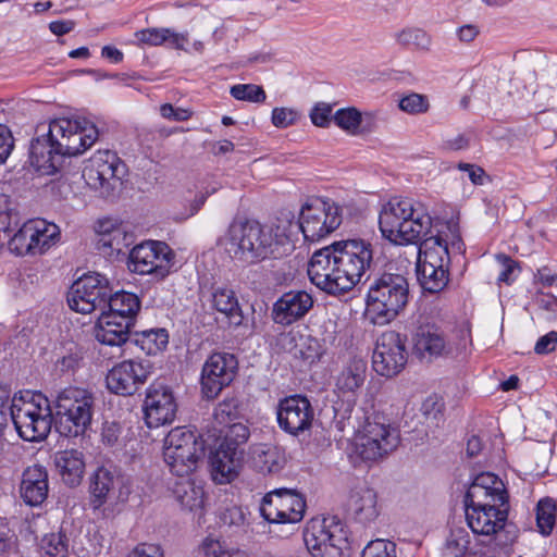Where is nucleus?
Masks as SVG:
<instances>
[{"mask_svg":"<svg viewBox=\"0 0 557 557\" xmlns=\"http://www.w3.org/2000/svg\"><path fill=\"white\" fill-rule=\"evenodd\" d=\"M55 467L63 482L69 486H76L82 482L85 472L84 454L77 449H65L55 454Z\"/></svg>","mask_w":557,"mask_h":557,"instance_id":"473e14b6","label":"nucleus"},{"mask_svg":"<svg viewBox=\"0 0 557 557\" xmlns=\"http://www.w3.org/2000/svg\"><path fill=\"white\" fill-rule=\"evenodd\" d=\"M173 259L174 253L165 243L150 240L131 250L127 265L132 272L162 280L170 273Z\"/></svg>","mask_w":557,"mask_h":557,"instance_id":"dca6fc26","label":"nucleus"},{"mask_svg":"<svg viewBox=\"0 0 557 557\" xmlns=\"http://www.w3.org/2000/svg\"><path fill=\"white\" fill-rule=\"evenodd\" d=\"M136 38L146 45H169L171 48L185 50L189 38L187 33H175L170 28H146L136 33Z\"/></svg>","mask_w":557,"mask_h":557,"instance_id":"c9c22d12","label":"nucleus"},{"mask_svg":"<svg viewBox=\"0 0 557 557\" xmlns=\"http://www.w3.org/2000/svg\"><path fill=\"white\" fill-rule=\"evenodd\" d=\"M346 511L359 523L367 524L374 521L380 513L376 492L366 484L355 486L349 492Z\"/></svg>","mask_w":557,"mask_h":557,"instance_id":"cd10ccee","label":"nucleus"},{"mask_svg":"<svg viewBox=\"0 0 557 557\" xmlns=\"http://www.w3.org/2000/svg\"><path fill=\"white\" fill-rule=\"evenodd\" d=\"M139 309L140 301L135 294L117 292L112 295L110 292L107 298L106 309L102 311L117 318L128 317L131 320H134Z\"/></svg>","mask_w":557,"mask_h":557,"instance_id":"58836bf2","label":"nucleus"},{"mask_svg":"<svg viewBox=\"0 0 557 557\" xmlns=\"http://www.w3.org/2000/svg\"><path fill=\"white\" fill-rule=\"evenodd\" d=\"M535 281L545 287H557V273L553 274L547 267L537 270Z\"/></svg>","mask_w":557,"mask_h":557,"instance_id":"774afa93","label":"nucleus"},{"mask_svg":"<svg viewBox=\"0 0 557 557\" xmlns=\"http://www.w3.org/2000/svg\"><path fill=\"white\" fill-rule=\"evenodd\" d=\"M11 418L20 437L27 442L44 441L52 426L49 400L40 393L14 396Z\"/></svg>","mask_w":557,"mask_h":557,"instance_id":"0eeeda50","label":"nucleus"},{"mask_svg":"<svg viewBox=\"0 0 557 557\" xmlns=\"http://www.w3.org/2000/svg\"><path fill=\"white\" fill-rule=\"evenodd\" d=\"M40 548L44 557H66L69 553V542L62 532L46 534L41 539Z\"/></svg>","mask_w":557,"mask_h":557,"instance_id":"49530a36","label":"nucleus"},{"mask_svg":"<svg viewBox=\"0 0 557 557\" xmlns=\"http://www.w3.org/2000/svg\"><path fill=\"white\" fill-rule=\"evenodd\" d=\"M149 363L125 360L114 366L107 374V387L117 395H133L148 379Z\"/></svg>","mask_w":557,"mask_h":557,"instance_id":"b1692460","label":"nucleus"},{"mask_svg":"<svg viewBox=\"0 0 557 557\" xmlns=\"http://www.w3.org/2000/svg\"><path fill=\"white\" fill-rule=\"evenodd\" d=\"M407 362L405 342L395 331L384 332L376 342L372 356L374 371L382 376L398 374Z\"/></svg>","mask_w":557,"mask_h":557,"instance_id":"aec40b11","label":"nucleus"},{"mask_svg":"<svg viewBox=\"0 0 557 557\" xmlns=\"http://www.w3.org/2000/svg\"><path fill=\"white\" fill-rule=\"evenodd\" d=\"M373 265L372 245L363 239H348L315 251L308 264V276L319 289L342 295L360 283Z\"/></svg>","mask_w":557,"mask_h":557,"instance_id":"f257e3e1","label":"nucleus"},{"mask_svg":"<svg viewBox=\"0 0 557 557\" xmlns=\"http://www.w3.org/2000/svg\"><path fill=\"white\" fill-rule=\"evenodd\" d=\"M0 186V231L11 232L18 225V214Z\"/></svg>","mask_w":557,"mask_h":557,"instance_id":"603ef678","label":"nucleus"},{"mask_svg":"<svg viewBox=\"0 0 557 557\" xmlns=\"http://www.w3.org/2000/svg\"><path fill=\"white\" fill-rule=\"evenodd\" d=\"M465 500L509 506V496L504 482L491 472H482L473 479Z\"/></svg>","mask_w":557,"mask_h":557,"instance_id":"bb28decb","label":"nucleus"},{"mask_svg":"<svg viewBox=\"0 0 557 557\" xmlns=\"http://www.w3.org/2000/svg\"><path fill=\"white\" fill-rule=\"evenodd\" d=\"M334 421L341 431H345L347 428L354 432L358 431L360 418H366L363 412L360 410L355 411L350 404H342L341 407L335 408Z\"/></svg>","mask_w":557,"mask_h":557,"instance_id":"09e8293b","label":"nucleus"},{"mask_svg":"<svg viewBox=\"0 0 557 557\" xmlns=\"http://www.w3.org/2000/svg\"><path fill=\"white\" fill-rule=\"evenodd\" d=\"M314 418V410L305 396L294 395L280 400L276 409L278 426L286 433L298 436L308 431Z\"/></svg>","mask_w":557,"mask_h":557,"instance_id":"412c9836","label":"nucleus"},{"mask_svg":"<svg viewBox=\"0 0 557 557\" xmlns=\"http://www.w3.org/2000/svg\"><path fill=\"white\" fill-rule=\"evenodd\" d=\"M177 405L171 388L163 383H153L147 389L144 401L145 420L148 428L172 423Z\"/></svg>","mask_w":557,"mask_h":557,"instance_id":"5701e85b","label":"nucleus"},{"mask_svg":"<svg viewBox=\"0 0 557 557\" xmlns=\"http://www.w3.org/2000/svg\"><path fill=\"white\" fill-rule=\"evenodd\" d=\"M129 343L138 346L147 355H157L166 347L169 335L165 329L145 330L136 332Z\"/></svg>","mask_w":557,"mask_h":557,"instance_id":"ea45409f","label":"nucleus"},{"mask_svg":"<svg viewBox=\"0 0 557 557\" xmlns=\"http://www.w3.org/2000/svg\"><path fill=\"white\" fill-rule=\"evenodd\" d=\"M60 156L54 149V140L49 133L42 138H36L30 145V160L34 165L42 169H55L54 158Z\"/></svg>","mask_w":557,"mask_h":557,"instance_id":"a19ab883","label":"nucleus"},{"mask_svg":"<svg viewBox=\"0 0 557 557\" xmlns=\"http://www.w3.org/2000/svg\"><path fill=\"white\" fill-rule=\"evenodd\" d=\"M230 94L236 100L253 103H262L267 99V95L263 88L255 84L234 85L231 87Z\"/></svg>","mask_w":557,"mask_h":557,"instance_id":"8fccbe9b","label":"nucleus"},{"mask_svg":"<svg viewBox=\"0 0 557 557\" xmlns=\"http://www.w3.org/2000/svg\"><path fill=\"white\" fill-rule=\"evenodd\" d=\"M32 231L37 232L32 236L33 256L42 255L60 240V228L54 223L42 219L29 220Z\"/></svg>","mask_w":557,"mask_h":557,"instance_id":"4c0bfd02","label":"nucleus"},{"mask_svg":"<svg viewBox=\"0 0 557 557\" xmlns=\"http://www.w3.org/2000/svg\"><path fill=\"white\" fill-rule=\"evenodd\" d=\"M253 467L261 473H277L286 462L284 450L273 444L259 443L250 448Z\"/></svg>","mask_w":557,"mask_h":557,"instance_id":"2f4dec72","label":"nucleus"},{"mask_svg":"<svg viewBox=\"0 0 557 557\" xmlns=\"http://www.w3.org/2000/svg\"><path fill=\"white\" fill-rule=\"evenodd\" d=\"M453 344L445 332L435 324L420 325L413 335V354L421 360L445 357L453 352Z\"/></svg>","mask_w":557,"mask_h":557,"instance_id":"393cba45","label":"nucleus"},{"mask_svg":"<svg viewBox=\"0 0 557 557\" xmlns=\"http://www.w3.org/2000/svg\"><path fill=\"white\" fill-rule=\"evenodd\" d=\"M32 230L33 228L29 224V221L25 222L10 239V250L16 253L17 256H33L32 236H34V234H37V232H33Z\"/></svg>","mask_w":557,"mask_h":557,"instance_id":"de8ad7c7","label":"nucleus"},{"mask_svg":"<svg viewBox=\"0 0 557 557\" xmlns=\"http://www.w3.org/2000/svg\"><path fill=\"white\" fill-rule=\"evenodd\" d=\"M557 346V332L550 331L544 336H541L534 347L537 355H546L555 350Z\"/></svg>","mask_w":557,"mask_h":557,"instance_id":"0e129e2a","label":"nucleus"},{"mask_svg":"<svg viewBox=\"0 0 557 557\" xmlns=\"http://www.w3.org/2000/svg\"><path fill=\"white\" fill-rule=\"evenodd\" d=\"M98 245L100 248H110L116 253L123 252L134 243L133 233L128 232L122 224L114 225L110 221L99 224Z\"/></svg>","mask_w":557,"mask_h":557,"instance_id":"f704fd0d","label":"nucleus"},{"mask_svg":"<svg viewBox=\"0 0 557 557\" xmlns=\"http://www.w3.org/2000/svg\"><path fill=\"white\" fill-rule=\"evenodd\" d=\"M134 325V320L128 317H115L101 311L95 327L96 339L104 345L120 346L131 341L129 330Z\"/></svg>","mask_w":557,"mask_h":557,"instance_id":"c85d7f7f","label":"nucleus"},{"mask_svg":"<svg viewBox=\"0 0 557 557\" xmlns=\"http://www.w3.org/2000/svg\"><path fill=\"white\" fill-rule=\"evenodd\" d=\"M333 121L339 128L350 134H357L361 124V113L352 107L339 109L334 113Z\"/></svg>","mask_w":557,"mask_h":557,"instance_id":"3c124183","label":"nucleus"},{"mask_svg":"<svg viewBox=\"0 0 557 557\" xmlns=\"http://www.w3.org/2000/svg\"><path fill=\"white\" fill-rule=\"evenodd\" d=\"M212 307L224 315L228 325L239 326L243 323V312L234 290L218 287L212 292Z\"/></svg>","mask_w":557,"mask_h":557,"instance_id":"72a5a7b5","label":"nucleus"},{"mask_svg":"<svg viewBox=\"0 0 557 557\" xmlns=\"http://www.w3.org/2000/svg\"><path fill=\"white\" fill-rule=\"evenodd\" d=\"M48 472L39 465L27 467L22 474L20 494L25 504L41 505L48 496Z\"/></svg>","mask_w":557,"mask_h":557,"instance_id":"c756f323","label":"nucleus"},{"mask_svg":"<svg viewBox=\"0 0 557 557\" xmlns=\"http://www.w3.org/2000/svg\"><path fill=\"white\" fill-rule=\"evenodd\" d=\"M162 117L171 121H187L191 117L193 112L188 109L174 108L171 103H164L160 107Z\"/></svg>","mask_w":557,"mask_h":557,"instance_id":"bf43d9fd","label":"nucleus"},{"mask_svg":"<svg viewBox=\"0 0 557 557\" xmlns=\"http://www.w3.org/2000/svg\"><path fill=\"white\" fill-rule=\"evenodd\" d=\"M304 542L313 557H345L349 549L347 536L341 524H327L326 520L313 519L304 531Z\"/></svg>","mask_w":557,"mask_h":557,"instance_id":"4468645a","label":"nucleus"},{"mask_svg":"<svg viewBox=\"0 0 557 557\" xmlns=\"http://www.w3.org/2000/svg\"><path fill=\"white\" fill-rule=\"evenodd\" d=\"M57 432L64 437H78L90 428L96 398L86 388L70 386L55 398Z\"/></svg>","mask_w":557,"mask_h":557,"instance_id":"423d86ee","label":"nucleus"},{"mask_svg":"<svg viewBox=\"0 0 557 557\" xmlns=\"http://www.w3.org/2000/svg\"><path fill=\"white\" fill-rule=\"evenodd\" d=\"M111 288L108 280L99 274H86L75 281L67 293L69 307L79 313L87 314L106 309L107 298Z\"/></svg>","mask_w":557,"mask_h":557,"instance_id":"f3484780","label":"nucleus"},{"mask_svg":"<svg viewBox=\"0 0 557 557\" xmlns=\"http://www.w3.org/2000/svg\"><path fill=\"white\" fill-rule=\"evenodd\" d=\"M287 243L288 237L280 226L246 219L234 220L221 239L231 258L250 263L281 257Z\"/></svg>","mask_w":557,"mask_h":557,"instance_id":"f03ea898","label":"nucleus"},{"mask_svg":"<svg viewBox=\"0 0 557 557\" xmlns=\"http://www.w3.org/2000/svg\"><path fill=\"white\" fill-rule=\"evenodd\" d=\"M409 283L400 273L384 272L371 282L366 298V319L374 325H386L406 308Z\"/></svg>","mask_w":557,"mask_h":557,"instance_id":"39448f33","label":"nucleus"},{"mask_svg":"<svg viewBox=\"0 0 557 557\" xmlns=\"http://www.w3.org/2000/svg\"><path fill=\"white\" fill-rule=\"evenodd\" d=\"M313 306V298L305 290L284 293L274 304L271 311L272 320L287 326L302 319Z\"/></svg>","mask_w":557,"mask_h":557,"instance_id":"a878e982","label":"nucleus"},{"mask_svg":"<svg viewBox=\"0 0 557 557\" xmlns=\"http://www.w3.org/2000/svg\"><path fill=\"white\" fill-rule=\"evenodd\" d=\"M432 216L425 206L410 198H392L379 215L380 231L397 245L419 244L434 235Z\"/></svg>","mask_w":557,"mask_h":557,"instance_id":"20e7f679","label":"nucleus"},{"mask_svg":"<svg viewBox=\"0 0 557 557\" xmlns=\"http://www.w3.org/2000/svg\"><path fill=\"white\" fill-rule=\"evenodd\" d=\"M463 251L465 244L455 223H447L445 230L425 238L418 248L417 262V277L423 290L431 294L443 290L449 281L451 256Z\"/></svg>","mask_w":557,"mask_h":557,"instance_id":"7ed1b4c3","label":"nucleus"},{"mask_svg":"<svg viewBox=\"0 0 557 557\" xmlns=\"http://www.w3.org/2000/svg\"><path fill=\"white\" fill-rule=\"evenodd\" d=\"M203 454L201 437L186 426L172 429L164 438V461L177 476H188L194 472Z\"/></svg>","mask_w":557,"mask_h":557,"instance_id":"1a4fd4ad","label":"nucleus"},{"mask_svg":"<svg viewBox=\"0 0 557 557\" xmlns=\"http://www.w3.org/2000/svg\"><path fill=\"white\" fill-rule=\"evenodd\" d=\"M496 259L503 268L497 280L499 282L510 283L512 281V274L517 269V262L506 255H497Z\"/></svg>","mask_w":557,"mask_h":557,"instance_id":"e2e57ef3","label":"nucleus"},{"mask_svg":"<svg viewBox=\"0 0 557 557\" xmlns=\"http://www.w3.org/2000/svg\"><path fill=\"white\" fill-rule=\"evenodd\" d=\"M49 136L54 140V149L60 157L83 153L98 138V129L87 121L57 119L49 124Z\"/></svg>","mask_w":557,"mask_h":557,"instance_id":"ddd939ff","label":"nucleus"},{"mask_svg":"<svg viewBox=\"0 0 557 557\" xmlns=\"http://www.w3.org/2000/svg\"><path fill=\"white\" fill-rule=\"evenodd\" d=\"M468 553L475 554L470 547V534L462 528L453 530L444 548V556L463 557Z\"/></svg>","mask_w":557,"mask_h":557,"instance_id":"c03bdc74","label":"nucleus"},{"mask_svg":"<svg viewBox=\"0 0 557 557\" xmlns=\"http://www.w3.org/2000/svg\"><path fill=\"white\" fill-rule=\"evenodd\" d=\"M205 557H247L240 550H225L219 542H209L203 547Z\"/></svg>","mask_w":557,"mask_h":557,"instance_id":"052dcab7","label":"nucleus"},{"mask_svg":"<svg viewBox=\"0 0 557 557\" xmlns=\"http://www.w3.org/2000/svg\"><path fill=\"white\" fill-rule=\"evenodd\" d=\"M131 493L129 479L112 465L98 467L90 476L89 506L94 512L100 511L104 518L113 513L112 508L104 507L108 502L125 503Z\"/></svg>","mask_w":557,"mask_h":557,"instance_id":"9b49d317","label":"nucleus"},{"mask_svg":"<svg viewBox=\"0 0 557 557\" xmlns=\"http://www.w3.org/2000/svg\"><path fill=\"white\" fill-rule=\"evenodd\" d=\"M124 174L125 164L116 153L109 150L97 151L83 170L86 184L90 188L99 190L102 197L112 195Z\"/></svg>","mask_w":557,"mask_h":557,"instance_id":"2eb2a0df","label":"nucleus"},{"mask_svg":"<svg viewBox=\"0 0 557 557\" xmlns=\"http://www.w3.org/2000/svg\"><path fill=\"white\" fill-rule=\"evenodd\" d=\"M343 222V208L330 198L314 197L301 207L299 227L304 238L317 243L339 227Z\"/></svg>","mask_w":557,"mask_h":557,"instance_id":"f8f14e48","label":"nucleus"},{"mask_svg":"<svg viewBox=\"0 0 557 557\" xmlns=\"http://www.w3.org/2000/svg\"><path fill=\"white\" fill-rule=\"evenodd\" d=\"M306 502L304 497L287 488L269 492L260 508L262 517L269 522L297 523L304 518Z\"/></svg>","mask_w":557,"mask_h":557,"instance_id":"6ab92c4d","label":"nucleus"},{"mask_svg":"<svg viewBox=\"0 0 557 557\" xmlns=\"http://www.w3.org/2000/svg\"><path fill=\"white\" fill-rule=\"evenodd\" d=\"M333 108L330 103L319 102L310 112L311 122L318 127H326L333 121Z\"/></svg>","mask_w":557,"mask_h":557,"instance_id":"4d7b16f0","label":"nucleus"},{"mask_svg":"<svg viewBox=\"0 0 557 557\" xmlns=\"http://www.w3.org/2000/svg\"><path fill=\"white\" fill-rule=\"evenodd\" d=\"M556 509V502L553 498L546 497L537 503L536 523L542 534L549 535L552 533L555 525Z\"/></svg>","mask_w":557,"mask_h":557,"instance_id":"a18cd8bd","label":"nucleus"},{"mask_svg":"<svg viewBox=\"0 0 557 557\" xmlns=\"http://www.w3.org/2000/svg\"><path fill=\"white\" fill-rule=\"evenodd\" d=\"M399 441L396 428L387 423L383 416L372 414L358 426L355 451L363 460L376 461L394 451Z\"/></svg>","mask_w":557,"mask_h":557,"instance_id":"9d476101","label":"nucleus"},{"mask_svg":"<svg viewBox=\"0 0 557 557\" xmlns=\"http://www.w3.org/2000/svg\"><path fill=\"white\" fill-rule=\"evenodd\" d=\"M443 409L444 404L437 396L433 395L425 398L420 410L425 421L438 426L440 422L443 421Z\"/></svg>","mask_w":557,"mask_h":557,"instance_id":"6e6d98bb","label":"nucleus"},{"mask_svg":"<svg viewBox=\"0 0 557 557\" xmlns=\"http://www.w3.org/2000/svg\"><path fill=\"white\" fill-rule=\"evenodd\" d=\"M243 416L242 401L235 397H225L214 408L213 418L219 424H228Z\"/></svg>","mask_w":557,"mask_h":557,"instance_id":"37998d69","label":"nucleus"},{"mask_svg":"<svg viewBox=\"0 0 557 557\" xmlns=\"http://www.w3.org/2000/svg\"><path fill=\"white\" fill-rule=\"evenodd\" d=\"M120 433L121 429L117 423H106L101 433L102 442L108 446H112L117 442Z\"/></svg>","mask_w":557,"mask_h":557,"instance_id":"338daca9","label":"nucleus"},{"mask_svg":"<svg viewBox=\"0 0 557 557\" xmlns=\"http://www.w3.org/2000/svg\"><path fill=\"white\" fill-rule=\"evenodd\" d=\"M466 520L474 534L493 535L505 527L509 506L465 500Z\"/></svg>","mask_w":557,"mask_h":557,"instance_id":"4be33fe9","label":"nucleus"},{"mask_svg":"<svg viewBox=\"0 0 557 557\" xmlns=\"http://www.w3.org/2000/svg\"><path fill=\"white\" fill-rule=\"evenodd\" d=\"M14 146L11 131L8 126L0 124V163H3L10 156Z\"/></svg>","mask_w":557,"mask_h":557,"instance_id":"680f3d73","label":"nucleus"},{"mask_svg":"<svg viewBox=\"0 0 557 557\" xmlns=\"http://www.w3.org/2000/svg\"><path fill=\"white\" fill-rule=\"evenodd\" d=\"M398 107L408 114H422L429 111L430 102L426 96L410 92L399 99Z\"/></svg>","mask_w":557,"mask_h":557,"instance_id":"864d4df0","label":"nucleus"},{"mask_svg":"<svg viewBox=\"0 0 557 557\" xmlns=\"http://www.w3.org/2000/svg\"><path fill=\"white\" fill-rule=\"evenodd\" d=\"M238 361L233 354L213 352L202 366L200 385L202 396L215 398L236 376Z\"/></svg>","mask_w":557,"mask_h":557,"instance_id":"a211bd4d","label":"nucleus"},{"mask_svg":"<svg viewBox=\"0 0 557 557\" xmlns=\"http://www.w3.org/2000/svg\"><path fill=\"white\" fill-rule=\"evenodd\" d=\"M172 488L173 495L180 505L190 511L202 508L205 492L187 476H180Z\"/></svg>","mask_w":557,"mask_h":557,"instance_id":"e433bc0d","label":"nucleus"},{"mask_svg":"<svg viewBox=\"0 0 557 557\" xmlns=\"http://www.w3.org/2000/svg\"><path fill=\"white\" fill-rule=\"evenodd\" d=\"M396 42L404 48H413L419 51H430L432 47V36L424 29L418 27H407L395 34Z\"/></svg>","mask_w":557,"mask_h":557,"instance_id":"79ce46f5","label":"nucleus"},{"mask_svg":"<svg viewBox=\"0 0 557 557\" xmlns=\"http://www.w3.org/2000/svg\"><path fill=\"white\" fill-rule=\"evenodd\" d=\"M361 557H397L396 544L381 539L371 541L363 548Z\"/></svg>","mask_w":557,"mask_h":557,"instance_id":"5fc2aeb1","label":"nucleus"},{"mask_svg":"<svg viewBox=\"0 0 557 557\" xmlns=\"http://www.w3.org/2000/svg\"><path fill=\"white\" fill-rule=\"evenodd\" d=\"M367 369L366 360L357 357L350 358L335 377V391L343 396H355L364 384Z\"/></svg>","mask_w":557,"mask_h":557,"instance_id":"7c9ffc66","label":"nucleus"},{"mask_svg":"<svg viewBox=\"0 0 557 557\" xmlns=\"http://www.w3.org/2000/svg\"><path fill=\"white\" fill-rule=\"evenodd\" d=\"M250 437L249 428L244 423H232L219 446L210 451L211 475L218 484L230 483L238 473Z\"/></svg>","mask_w":557,"mask_h":557,"instance_id":"6e6552de","label":"nucleus"},{"mask_svg":"<svg viewBox=\"0 0 557 557\" xmlns=\"http://www.w3.org/2000/svg\"><path fill=\"white\" fill-rule=\"evenodd\" d=\"M128 557H163V553L158 545L144 543L137 545Z\"/></svg>","mask_w":557,"mask_h":557,"instance_id":"69168bd1","label":"nucleus"},{"mask_svg":"<svg viewBox=\"0 0 557 557\" xmlns=\"http://www.w3.org/2000/svg\"><path fill=\"white\" fill-rule=\"evenodd\" d=\"M298 120V112L289 108H274L271 121L277 128H286Z\"/></svg>","mask_w":557,"mask_h":557,"instance_id":"13d9d810","label":"nucleus"}]
</instances>
